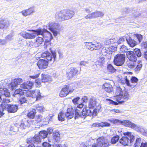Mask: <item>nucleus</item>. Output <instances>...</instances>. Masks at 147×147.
I'll return each mask as SVG.
<instances>
[{
	"instance_id": "f257e3e1",
	"label": "nucleus",
	"mask_w": 147,
	"mask_h": 147,
	"mask_svg": "<svg viewBox=\"0 0 147 147\" xmlns=\"http://www.w3.org/2000/svg\"><path fill=\"white\" fill-rule=\"evenodd\" d=\"M33 86V82L31 81H28L24 83L20 86V87L24 89V91L21 89H18L16 90L14 94H19L20 95H24L26 94L27 97H31L33 98H36V100H39L42 97L40 90H37L32 93L28 91L29 89L32 88Z\"/></svg>"
},
{
	"instance_id": "f03ea898",
	"label": "nucleus",
	"mask_w": 147,
	"mask_h": 147,
	"mask_svg": "<svg viewBox=\"0 0 147 147\" xmlns=\"http://www.w3.org/2000/svg\"><path fill=\"white\" fill-rule=\"evenodd\" d=\"M116 90L115 98L119 103H123L129 99L130 96L127 91H123L120 87H117Z\"/></svg>"
},
{
	"instance_id": "7ed1b4c3",
	"label": "nucleus",
	"mask_w": 147,
	"mask_h": 147,
	"mask_svg": "<svg viewBox=\"0 0 147 147\" xmlns=\"http://www.w3.org/2000/svg\"><path fill=\"white\" fill-rule=\"evenodd\" d=\"M74 11L70 10H64L57 12L55 14V19L58 22L69 19L74 15Z\"/></svg>"
},
{
	"instance_id": "20e7f679",
	"label": "nucleus",
	"mask_w": 147,
	"mask_h": 147,
	"mask_svg": "<svg viewBox=\"0 0 147 147\" xmlns=\"http://www.w3.org/2000/svg\"><path fill=\"white\" fill-rule=\"evenodd\" d=\"M32 31H35L38 35H41L44 38H47L45 39L44 45L45 48H47V46L50 45L51 40L53 38L52 34L46 29H42L41 28L38 29L36 30H32Z\"/></svg>"
},
{
	"instance_id": "39448f33",
	"label": "nucleus",
	"mask_w": 147,
	"mask_h": 147,
	"mask_svg": "<svg viewBox=\"0 0 147 147\" xmlns=\"http://www.w3.org/2000/svg\"><path fill=\"white\" fill-rule=\"evenodd\" d=\"M122 125L126 127H131L138 132H140L142 135L147 136V130L142 127L137 125L128 120L122 121Z\"/></svg>"
},
{
	"instance_id": "423d86ee",
	"label": "nucleus",
	"mask_w": 147,
	"mask_h": 147,
	"mask_svg": "<svg viewBox=\"0 0 147 147\" xmlns=\"http://www.w3.org/2000/svg\"><path fill=\"white\" fill-rule=\"evenodd\" d=\"M125 136L123 137L120 140V143L124 146H127L129 143H131L133 142L134 136L131 134V133L127 132L123 133Z\"/></svg>"
},
{
	"instance_id": "0eeeda50",
	"label": "nucleus",
	"mask_w": 147,
	"mask_h": 147,
	"mask_svg": "<svg viewBox=\"0 0 147 147\" xmlns=\"http://www.w3.org/2000/svg\"><path fill=\"white\" fill-rule=\"evenodd\" d=\"M78 111L79 110L78 109L76 111L75 119L79 117L85 118L87 116L92 115L93 112L95 111V110H94L92 112L91 110L87 109L86 108H85L81 111V112H79Z\"/></svg>"
},
{
	"instance_id": "6e6552de",
	"label": "nucleus",
	"mask_w": 147,
	"mask_h": 147,
	"mask_svg": "<svg viewBox=\"0 0 147 147\" xmlns=\"http://www.w3.org/2000/svg\"><path fill=\"white\" fill-rule=\"evenodd\" d=\"M85 44L87 49L93 51L99 50L102 47L101 44L99 42H85Z\"/></svg>"
},
{
	"instance_id": "1a4fd4ad",
	"label": "nucleus",
	"mask_w": 147,
	"mask_h": 147,
	"mask_svg": "<svg viewBox=\"0 0 147 147\" xmlns=\"http://www.w3.org/2000/svg\"><path fill=\"white\" fill-rule=\"evenodd\" d=\"M109 142L107 138L102 136L97 139L96 144V146L98 147H107L109 145Z\"/></svg>"
},
{
	"instance_id": "9d476101",
	"label": "nucleus",
	"mask_w": 147,
	"mask_h": 147,
	"mask_svg": "<svg viewBox=\"0 0 147 147\" xmlns=\"http://www.w3.org/2000/svg\"><path fill=\"white\" fill-rule=\"evenodd\" d=\"M125 55L121 53H119L114 58V62L115 65L117 66L122 65L125 62Z\"/></svg>"
},
{
	"instance_id": "9b49d317",
	"label": "nucleus",
	"mask_w": 147,
	"mask_h": 147,
	"mask_svg": "<svg viewBox=\"0 0 147 147\" xmlns=\"http://www.w3.org/2000/svg\"><path fill=\"white\" fill-rule=\"evenodd\" d=\"M49 29L53 33V35L56 36L59 32L58 30L59 29V25L54 22H50L49 24Z\"/></svg>"
},
{
	"instance_id": "f8f14e48",
	"label": "nucleus",
	"mask_w": 147,
	"mask_h": 147,
	"mask_svg": "<svg viewBox=\"0 0 147 147\" xmlns=\"http://www.w3.org/2000/svg\"><path fill=\"white\" fill-rule=\"evenodd\" d=\"M124 82L128 86L134 88L138 84V79L135 76H132L131 78L130 81L131 84H130L129 81L127 76H125L124 78Z\"/></svg>"
},
{
	"instance_id": "ddd939ff",
	"label": "nucleus",
	"mask_w": 147,
	"mask_h": 147,
	"mask_svg": "<svg viewBox=\"0 0 147 147\" xmlns=\"http://www.w3.org/2000/svg\"><path fill=\"white\" fill-rule=\"evenodd\" d=\"M50 50L52 55L48 52L46 51L42 53L41 55L42 58H46L48 61H51L52 59H53L54 61L56 57V53L55 51H53L50 49Z\"/></svg>"
},
{
	"instance_id": "4468645a",
	"label": "nucleus",
	"mask_w": 147,
	"mask_h": 147,
	"mask_svg": "<svg viewBox=\"0 0 147 147\" xmlns=\"http://www.w3.org/2000/svg\"><path fill=\"white\" fill-rule=\"evenodd\" d=\"M32 30H29L28 31H29L32 32H34V33H29L27 32L26 31H22L21 32L20 34V35L23 37L24 38L26 39H30L34 38L36 36V35H38L36 34V32L35 31H32Z\"/></svg>"
},
{
	"instance_id": "2eb2a0df",
	"label": "nucleus",
	"mask_w": 147,
	"mask_h": 147,
	"mask_svg": "<svg viewBox=\"0 0 147 147\" xmlns=\"http://www.w3.org/2000/svg\"><path fill=\"white\" fill-rule=\"evenodd\" d=\"M73 90V89L71 88V86L69 88V86H66L61 90L59 94V96L61 97L65 96L68 94L72 92Z\"/></svg>"
},
{
	"instance_id": "dca6fc26",
	"label": "nucleus",
	"mask_w": 147,
	"mask_h": 147,
	"mask_svg": "<svg viewBox=\"0 0 147 147\" xmlns=\"http://www.w3.org/2000/svg\"><path fill=\"white\" fill-rule=\"evenodd\" d=\"M10 24V22L8 20L0 18V29L7 28L9 26Z\"/></svg>"
},
{
	"instance_id": "f3484780",
	"label": "nucleus",
	"mask_w": 147,
	"mask_h": 147,
	"mask_svg": "<svg viewBox=\"0 0 147 147\" xmlns=\"http://www.w3.org/2000/svg\"><path fill=\"white\" fill-rule=\"evenodd\" d=\"M37 65L40 69H43L46 68L48 65L47 61L43 59L39 60L37 63Z\"/></svg>"
},
{
	"instance_id": "a211bd4d",
	"label": "nucleus",
	"mask_w": 147,
	"mask_h": 147,
	"mask_svg": "<svg viewBox=\"0 0 147 147\" xmlns=\"http://www.w3.org/2000/svg\"><path fill=\"white\" fill-rule=\"evenodd\" d=\"M126 55L127 58L131 61L136 62L137 59V57L134 52L129 51L127 52Z\"/></svg>"
},
{
	"instance_id": "6ab92c4d",
	"label": "nucleus",
	"mask_w": 147,
	"mask_h": 147,
	"mask_svg": "<svg viewBox=\"0 0 147 147\" xmlns=\"http://www.w3.org/2000/svg\"><path fill=\"white\" fill-rule=\"evenodd\" d=\"M0 93L2 95H4L6 97H9L10 95L9 90L7 88H3V84L1 82H0Z\"/></svg>"
},
{
	"instance_id": "aec40b11",
	"label": "nucleus",
	"mask_w": 147,
	"mask_h": 147,
	"mask_svg": "<svg viewBox=\"0 0 147 147\" xmlns=\"http://www.w3.org/2000/svg\"><path fill=\"white\" fill-rule=\"evenodd\" d=\"M22 82V79L21 78H18L13 80L11 83L12 89H14V88L17 87L18 85Z\"/></svg>"
},
{
	"instance_id": "412c9836",
	"label": "nucleus",
	"mask_w": 147,
	"mask_h": 147,
	"mask_svg": "<svg viewBox=\"0 0 147 147\" xmlns=\"http://www.w3.org/2000/svg\"><path fill=\"white\" fill-rule=\"evenodd\" d=\"M34 11V7H31L27 9H25L23 10L21 12L23 16L26 17L30 15Z\"/></svg>"
},
{
	"instance_id": "4be33fe9",
	"label": "nucleus",
	"mask_w": 147,
	"mask_h": 147,
	"mask_svg": "<svg viewBox=\"0 0 147 147\" xmlns=\"http://www.w3.org/2000/svg\"><path fill=\"white\" fill-rule=\"evenodd\" d=\"M74 110L72 108H68L66 113L65 114V117L68 119H71L74 116Z\"/></svg>"
},
{
	"instance_id": "5701e85b",
	"label": "nucleus",
	"mask_w": 147,
	"mask_h": 147,
	"mask_svg": "<svg viewBox=\"0 0 147 147\" xmlns=\"http://www.w3.org/2000/svg\"><path fill=\"white\" fill-rule=\"evenodd\" d=\"M78 72V70L76 68L72 67L70 71L67 73V77L69 79L75 76Z\"/></svg>"
},
{
	"instance_id": "b1692460",
	"label": "nucleus",
	"mask_w": 147,
	"mask_h": 147,
	"mask_svg": "<svg viewBox=\"0 0 147 147\" xmlns=\"http://www.w3.org/2000/svg\"><path fill=\"white\" fill-rule=\"evenodd\" d=\"M7 108L8 112L9 113H15L17 111L18 107L16 105H7Z\"/></svg>"
},
{
	"instance_id": "393cba45",
	"label": "nucleus",
	"mask_w": 147,
	"mask_h": 147,
	"mask_svg": "<svg viewBox=\"0 0 147 147\" xmlns=\"http://www.w3.org/2000/svg\"><path fill=\"white\" fill-rule=\"evenodd\" d=\"M126 39L128 44L131 47H134L137 44V42L130 37H129L128 38H126Z\"/></svg>"
},
{
	"instance_id": "a878e982",
	"label": "nucleus",
	"mask_w": 147,
	"mask_h": 147,
	"mask_svg": "<svg viewBox=\"0 0 147 147\" xmlns=\"http://www.w3.org/2000/svg\"><path fill=\"white\" fill-rule=\"evenodd\" d=\"M26 123V122H24L21 120L15 124V125L18 128H20L22 129H25L27 127V124Z\"/></svg>"
},
{
	"instance_id": "bb28decb",
	"label": "nucleus",
	"mask_w": 147,
	"mask_h": 147,
	"mask_svg": "<svg viewBox=\"0 0 147 147\" xmlns=\"http://www.w3.org/2000/svg\"><path fill=\"white\" fill-rule=\"evenodd\" d=\"M103 88L105 91L108 92H111L113 89L112 85L108 83L104 84Z\"/></svg>"
},
{
	"instance_id": "cd10ccee",
	"label": "nucleus",
	"mask_w": 147,
	"mask_h": 147,
	"mask_svg": "<svg viewBox=\"0 0 147 147\" xmlns=\"http://www.w3.org/2000/svg\"><path fill=\"white\" fill-rule=\"evenodd\" d=\"M51 77L49 76L42 75V82H49L51 81Z\"/></svg>"
},
{
	"instance_id": "c85d7f7f",
	"label": "nucleus",
	"mask_w": 147,
	"mask_h": 147,
	"mask_svg": "<svg viewBox=\"0 0 147 147\" xmlns=\"http://www.w3.org/2000/svg\"><path fill=\"white\" fill-rule=\"evenodd\" d=\"M42 36V37L38 36L36 38V42H35V44H37L36 47H38L39 45L42 44V42L44 40Z\"/></svg>"
},
{
	"instance_id": "c756f323",
	"label": "nucleus",
	"mask_w": 147,
	"mask_h": 147,
	"mask_svg": "<svg viewBox=\"0 0 147 147\" xmlns=\"http://www.w3.org/2000/svg\"><path fill=\"white\" fill-rule=\"evenodd\" d=\"M96 102L94 98H90L88 105L89 108L91 109L94 108L96 106Z\"/></svg>"
},
{
	"instance_id": "7c9ffc66",
	"label": "nucleus",
	"mask_w": 147,
	"mask_h": 147,
	"mask_svg": "<svg viewBox=\"0 0 147 147\" xmlns=\"http://www.w3.org/2000/svg\"><path fill=\"white\" fill-rule=\"evenodd\" d=\"M36 112V110L35 109H32L28 114L27 116L30 119H33L35 115Z\"/></svg>"
},
{
	"instance_id": "2f4dec72",
	"label": "nucleus",
	"mask_w": 147,
	"mask_h": 147,
	"mask_svg": "<svg viewBox=\"0 0 147 147\" xmlns=\"http://www.w3.org/2000/svg\"><path fill=\"white\" fill-rule=\"evenodd\" d=\"M97 18L96 11L89 14L85 16L86 19H91L92 18Z\"/></svg>"
},
{
	"instance_id": "473e14b6",
	"label": "nucleus",
	"mask_w": 147,
	"mask_h": 147,
	"mask_svg": "<svg viewBox=\"0 0 147 147\" xmlns=\"http://www.w3.org/2000/svg\"><path fill=\"white\" fill-rule=\"evenodd\" d=\"M108 121L115 124H122V121L115 119H109Z\"/></svg>"
},
{
	"instance_id": "72a5a7b5",
	"label": "nucleus",
	"mask_w": 147,
	"mask_h": 147,
	"mask_svg": "<svg viewBox=\"0 0 147 147\" xmlns=\"http://www.w3.org/2000/svg\"><path fill=\"white\" fill-rule=\"evenodd\" d=\"M14 34V33L13 32H11L5 37V39L7 42L12 40L13 39V37Z\"/></svg>"
},
{
	"instance_id": "f704fd0d",
	"label": "nucleus",
	"mask_w": 147,
	"mask_h": 147,
	"mask_svg": "<svg viewBox=\"0 0 147 147\" xmlns=\"http://www.w3.org/2000/svg\"><path fill=\"white\" fill-rule=\"evenodd\" d=\"M39 135L42 139H44L47 137L48 135V133L46 131L44 130L40 131L39 134Z\"/></svg>"
},
{
	"instance_id": "c9c22d12",
	"label": "nucleus",
	"mask_w": 147,
	"mask_h": 147,
	"mask_svg": "<svg viewBox=\"0 0 147 147\" xmlns=\"http://www.w3.org/2000/svg\"><path fill=\"white\" fill-rule=\"evenodd\" d=\"M41 138L39 135H35L32 138V140L35 143L41 142Z\"/></svg>"
},
{
	"instance_id": "e433bc0d",
	"label": "nucleus",
	"mask_w": 147,
	"mask_h": 147,
	"mask_svg": "<svg viewBox=\"0 0 147 147\" xmlns=\"http://www.w3.org/2000/svg\"><path fill=\"white\" fill-rule=\"evenodd\" d=\"M65 113L62 112H61L58 114V119L59 121H63L65 120Z\"/></svg>"
},
{
	"instance_id": "4c0bfd02",
	"label": "nucleus",
	"mask_w": 147,
	"mask_h": 147,
	"mask_svg": "<svg viewBox=\"0 0 147 147\" xmlns=\"http://www.w3.org/2000/svg\"><path fill=\"white\" fill-rule=\"evenodd\" d=\"M53 138L56 142H58L60 139V134L58 132H56L53 134Z\"/></svg>"
},
{
	"instance_id": "58836bf2",
	"label": "nucleus",
	"mask_w": 147,
	"mask_h": 147,
	"mask_svg": "<svg viewBox=\"0 0 147 147\" xmlns=\"http://www.w3.org/2000/svg\"><path fill=\"white\" fill-rule=\"evenodd\" d=\"M119 139V136L118 135H116L112 137L111 140V143L112 144H115L117 142Z\"/></svg>"
},
{
	"instance_id": "ea45409f",
	"label": "nucleus",
	"mask_w": 147,
	"mask_h": 147,
	"mask_svg": "<svg viewBox=\"0 0 147 147\" xmlns=\"http://www.w3.org/2000/svg\"><path fill=\"white\" fill-rule=\"evenodd\" d=\"M142 67V64L141 61H138V64L136 65V67L134 68V70L135 71L137 72L139 71L141 69Z\"/></svg>"
},
{
	"instance_id": "a19ab883",
	"label": "nucleus",
	"mask_w": 147,
	"mask_h": 147,
	"mask_svg": "<svg viewBox=\"0 0 147 147\" xmlns=\"http://www.w3.org/2000/svg\"><path fill=\"white\" fill-rule=\"evenodd\" d=\"M35 119V121L37 123L45 121L44 117L41 115H38L36 116Z\"/></svg>"
},
{
	"instance_id": "79ce46f5",
	"label": "nucleus",
	"mask_w": 147,
	"mask_h": 147,
	"mask_svg": "<svg viewBox=\"0 0 147 147\" xmlns=\"http://www.w3.org/2000/svg\"><path fill=\"white\" fill-rule=\"evenodd\" d=\"M128 49L127 47L124 45L121 46L120 48V51L121 52H128L127 51Z\"/></svg>"
},
{
	"instance_id": "37998d69",
	"label": "nucleus",
	"mask_w": 147,
	"mask_h": 147,
	"mask_svg": "<svg viewBox=\"0 0 147 147\" xmlns=\"http://www.w3.org/2000/svg\"><path fill=\"white\" fill-rule=\"evenodd\" d=\"M107 69L108 71L111 72H115L116 69L111 64H109L107 65Z\"/></svg>"
},
{
	"instance_id": "c03bdc74",
	"label": "nucleus",
	"mask_w": 147,
	"mask_h": 147,
	"mask_svg": "<svg viewBox=\"0 0 147 147\" xmlns=\"http://www.w3.org/2000/svg\"><path fill=\"white\" fill-rule=\"evenodd\" d=\"M134 61H131L127 63L128 67L131 69H134L136 66V64Z\"/></svg>"
},
{
	"instance_id": "a18cd8bd",
	"label": "nucleus",
	"mask_w": 147,
	"mask_h": 147,
	"mask_svg": "<svg viewBox=\"0 0 147 147\" xmlns=\"http://www.w3.org/2000/svg\"><path fill=\"white\" fill-rule=\"evenodd\" d=\"M36 109L39 111L40 112H42L43 111L44 108L41 104H38L36 105Z\"/></svg>"
},
{
	"instance_id": "49530a36",
	"label": "nucleus",
	"mask_w": 147,
	"mask_h": 147,
	"mask_svg": "<svg viewBox=\"0 0 147 147\" xmlns=\"http://www.w3.org/2000/svg\"><path fill=\"white\" fill-rule=\"evenodd\" d=\"M141 142V139L140 138H138L136 139V142L134 144V147H139Z\"/></svg>"
},
{
	"instance_id": "de8ad7c7",
	"label": "nucleus",
	"mask_w": 147,
	"mask_h": 147,
	"mask_svg": "<svg viewBox=\"0 0 147 147\" xmlns=\"http://www.w3.org/2000/svg\"><path fill=\"white\" fill-rule=\"evenodd\" d=\"M135 36L136 37L139 42H140L142 40L143 36L141 34H135Z\"/></svg>"
},
{
	"instance_id": "09e8293b",
	"label": "nucleus",
	"mask_w": 147,
	"mask_h": 147,
	"mask_svg": "<svg viewBox=\"0 0 147 147\" xmlns=\"http://www.w3.org/2000/svg\"><path fill=\"white\" fill-rule=\"evenodd\" d=\"M134 52L138 57H140L141 56L142 53L140 49H136L134 50Z\"/></svg>"
},
{
	"instance_id": "8fccbe9b",
	"label": "nucleus",
	"mask_w": 147,
	"mask_h": 147,
	"mask_svg": "<svg viewBox=\"0 0 147 147\" xmlns=\"http://www.w3.org/2000/svg\"><path fill=\"white\" fill-rule=\"evenodd\" d=\"M105 61V58L103 57H100L98 59L97 62L100 64H103Z\"/></svg>"
},
{
	"instance_id": "3c124183",
	"label": "nucleus",
	"mask_w": 147,
	"mask_h": 147,
	"mask_svg": "<svg viewBox=\"0 0 147 147\" xmlns=\"http://www.w3.org/2000/svg\"><path fill=\"white\" fill-rule=\"evenodd\" d=\"M114 40V39H107L104 42V44L106 45H109L111 43H113L114 42L113 41V40Z\"/></svg>"
},
{
	"instance_id": "603ef678",
	"label": "nucleus",
	"mask_w": 147,
	"mask_h": 147,
	"mask_svg": "<svg viewBox=\"0 0 147 147\" xmlns=\"http://www.w3.org/2000/svg\"><path fill=\"white\" fill-rule=\"evenodd\" d=\"M27 45L28 47L30 48H32L34 47H36V44H35V42L34 43L33 42L31 41L29 42V43H27Z\"/></svg>"
},
{
	"instance_id": "864d4df0",
	"label": "nucleus",
	"mask_w": 147,
	"mask_h": 147,
	"mask_svg": "<svg viewBox=\"0 0 147 147\" xmlns=\"http://www.w3.org/2000/svg\"><path fill=\"white\" fill-rule=\"evenodd\" d=\"M84 106V105L82 103H81L80 104H79L77 106V108L76 109H75L74 112L75 113V114H76V111L78 109L79 111H78L80 112H81V111H80V109H81Z\"/></svg>"
},
{
	"instance_id": "5fc2aeb1",
	"label": "nucleus",
	"mask_w": 147,
	"mask_h": 147,
	"mask_svg": "<svg viewBox=\"0 0 147 147\" xmlns=\"http://www.w3.org/2000/svg\"><path fill=\"white\" fill-rule=\"evenodd\" d=\"M125 40L124 37H121L120 38L119 40L116 43L118 45L122 43Z\"/></svg>"
},
{
	"instance_id": "6e6d98bb",
	"label": "nucleus",
	"mask_w": 147,
	"mask_h": 147,
	"mask_svg": "<svg viewBox=\"0 0 147 147\" xmlns=\"http://www.w3.org/2000/svg\"><path fill=\"white\" fill-rule=\"evenodd\" d=\"M26 99L24 97H21L19 100V102L21 105L26 102Z\"/></svg>"
},
{
	"instance_id": "4d7b16f0",
	"label": "nucleus",
	"mask_w": 147,
	"mask_h": 147,
	"mask_svg": "<svg viewBox=\"0 0 147 147\" xmlns=\"http://www.w3.org/2000/svg\"><path fill=\"white\" fill-rule=\"evenodd\" d=\"M96 13L97 18L99 17H102L104 15L103 13L101 11H96Z\"/></svg>"
},
{
	"instance_id": "13d9d810",
	"label": "nucleus",
	"mask_w": 147,
	"mask_h": 147,
	"mask_svg": "<svg viewBox=\"0 0 147 147\" xmlns=\"http://www.w3.org/2000/svg\"><path fill=\"white\" fill-rule=\"evenodd\" d=\"M26 123L27 124V127H29L31 125L34 124V123L31 120H28L27 121H26Z\"/></svg>"
},
{
	"instance_id": "bf43d9fd",
	"label": "nucleus",
	"mask_w": 147,
	"mask_h": 147,
	"mask_svg": "<svg viewBox=\"0 0 147 147\" xmlns=\"http://www.w3.org/2000/svg\"><path fill=\"white\" fill-rule=\"evenodd\" d=\"M80 99L79 97H77L72 100V102L74 104H76L78 103L77 102Z\"/></svg>"
},
{
	"instance_id": "052dcab7",
	"label": "nucleus",
	"mask_w": 147,
	"mask_h": 147,
	"mask_svg": "<svg viewBox=\"0 0 147 147\" xmlns=\"http://www.w3.org/2000/svg\"><path fill=\"white\" fill-rule=\"evenodd\" d=\"M141 46L144 48H147V42L146 41L143 42H142L141 45Z\"/></svg>"
},
{
	"instance_id": "680f3d73",
	"label": "nucleus",
	"mask_w": 147,
	"mask_h": 147,
	"mask_svg": "<svg viewBox=\"0 0 147 147\" xmlns=\"http://www.w3.org/2000/svg\"><path fill=\"white\" fill-rule=\"evenodd\" d=\"M7 41L6 40H2L0 39V44L1 45H4L6 44Z\"/></svg>"
},
{
	"instance_id": "e2e57ef3",
	"label": "nucleus",
	"mask_w": 147,
	"mask_h": 147,
	"mask_svg": "<svg viewBox=\"0 0 147 147\" xmlns=\"http://www.w3.org/2000/svg\"><path fill=\"white\" fill-rule=\"evenodd\" d=\"M42 146L43 147H51V145L48 143L44 142L42 144Z\"/></svg>"
},
{
	"instance_id": "0e129e2a",
	"label": "nucleus",
	"mask_w": 147,
	"mask_h": 147,
	"mask_svg": "<svg viewBox=\"0 0 147 147\" xmlns=\"http://www.w3.org/2000/svg\"><path fill=\"white\" fill-rule=\"evenodd\" d=\"M113 48V47H109V48H108V49H109V50H107L106 51H105V49H104V48H103V49H102V52H106V53H109V51H111V52H112V51H111V49H112V48Z\"/></svg>"
},
{
	"instance_id": "69168bd1",
	"label": "nucleus",
	"mask_w": 147,
	"mask_h": 147,
	"mask_svg": "<svg viewBox=\"0 0 147 147\" xmlns=\"http://www.w3.org/2000/svg\"><path fill=\"white\" fill-rule=\"evenodd\" d=\"M82 99L84 102L86 103L88 102V98L86 96H84L82 97Z\"/></svg>"
},
{
	"instance_id": "338daca9",
	"label": "nucleus",
	"mask_w": 147,
	"mask_h": 147,
	"mask_svg": "<svg viewBox=\"0 0 147 147\" xmlns=\"http://www.w3.org/2000/svg\"><path fill=\"white\" fill-rule=\"evenodd\" d=\"M53 128L51 127L49 128L47 130V133H48H48L49 134H51L53 131Z\"/></svg>"
},
{
	"instance_id": "774afa93",
	"label": "nucleus",
	"mask_w": 147,
	"mask_h": 147,
	"mask_svg": "<svg viewBox=\"0 0 147 147\" xmlns=\"http://www.w3.org/2000/svg\"><path fill=\"white\" fill-rule=\"evenodd\" d=\"M142 55L145 59L147 61V51L144 52Z\"/></svg>"
}]
</instances>
